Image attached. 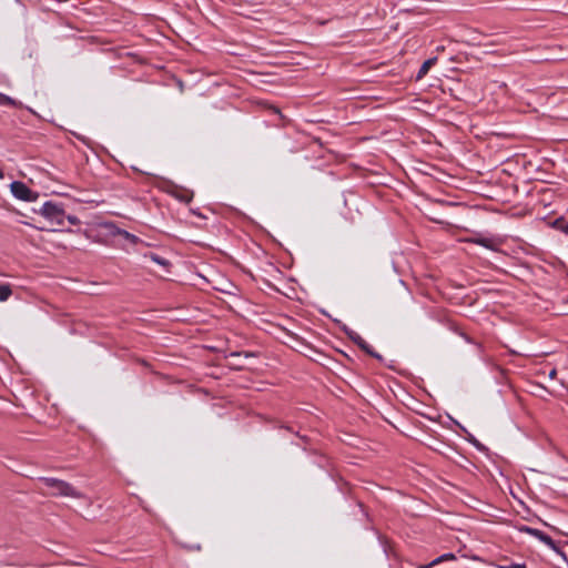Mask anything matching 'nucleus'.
Returning a JSON list of instances; mask_svg holds the SVG:
<instances>
[{
	"label": "nucleus",
	"mask_w": 568,
	"mask_h": 568,
	"mask_svg": "<svg viewBox=\"0 0 568 568\" xmlns=\"http://www.w3.org/2000/svg\"><path fill=\"white\" fill-rule=\"evenodd\" d=\"M39 480L43 486L52 489L50 493L52 496H67L73 498L82 497V495L67 481L49 477H43Z\"/></svg>",
	"instance_id": "nucleus-1"
},
{
	"label": "nucleus",
	"mask_w": 568,
	"mask_h": 568,
	"mask_svg": "<svg viewBox=\"0 0 568 568\" xmlns=\"http://www.w3.org/2000/svg\"><path fill=\"white\" fill-rule=\"evenodd\" d=\"M40 213L45 219H48L50 222L57 224L58 226H62L64 223L63 210L59 205H57L52 202L44 203L40 210Z\"/></svg>",
	"instance_id": "nucleus-2"
},
{
	"label": "nucleus",
	"mask_w": 568,
	"mask_h": 568,
	"mask_svg": "<svg viewBox=\"0 0 568 568\" xmlns=\"http://www.w3.org/2000/svg\"><path fill=\"white\" fill-rule=\"evenodd\" d=\"M12 194L23 201L32 202L37 200V194L33 193L24 183L12 182L10 185Z\"/></svg>",
	"instance_id": "nucleus-3"
},
{
	"label": "nucleus",
	"mask_w": 568,
	"mask_h": 568,
	"mask_svg": "<svg viewBox=\"0 0 568 568\" xmlns=\"http://www.w3.org/2000/svg\"><path fill=\"white\" fill-rule=\"evenodd\" d=\"M436 61H437L436 58H430V59L426 60L422 64L418 73H417V79H422L423 77H425L427 74V72L429 71V69L436 63Z\"/></svg>",
	"instance_id": "nucleus-4"
},
{
	"label": "nucleus",
	"mask_w": 568,
	"mask_h": 568,
	"mask_svg": "<svg viewBox=\"0 0 568 568\" xmlns=\"http://www.w3.org/2000/svg\"><path fill=\"white\" fill-rule=\"evenodd\" d=\"M455 559V555L454 554H445L438 558H436L434 561H432L430 564L428 565H425V566H420L418 568H430V567H434L443 561H446V560H453Z\"/></svg>",
	"instance_id": "nucleus-5"
},
{
	"label": "nucleus",
	"mask_w": 568,
	"mask_h": 568,
	"mask_svg": "<svg viewBox=\"0 0 568 568\" xmlns=\"http://www.w3.org/2000/svg\"><path fill=\"white\" fill-rule=\"evenodd\" d=\"M537 538L540 541H542L544 544H546L548 547H550L551 549L557 550V547H556L554 540L549 536L545 535L542 531H539Z\"/></svg>",
	"instance_id": "nucleus-6"
},
{
	"label": "nucleus",
	"mask_w": 568,
	"mask_h": 568,
	"mask_svg": "<svg viewBox=\"0 0 568 568\" xmlns=\"http://www.w3.org/2000/svg\"><path fill=\"white\" fill-rule=\"evenodd\" d=\"M114 234L122 235L124 239H126L128 241H130L133 244H136L139 242V239L135 235L130 234L129 232L120 230V229H116Z\"/></svg>",
	"instance_id": "nucleus-7"
},
{
	"label": "nucleus",
	"mask_w": 568,
	"mask_h": 568,
	"mask_svg": "<svg viewBox=\"0 0 568 568\" xmlns=\"http://www.w3.org/2000/svg\"><path fill=\"white\" fill-rule=\"evenodd\" d=\"M11 295V290L8 285H0V301H7Z\"/></svg>",
	"instance_id": "nucleus-8"
},
{
	"label": "nucleus",
	"mask_w": 568,
	"mask_h": 568,
	"mask_svg": "<svg viewBox=\"0 0 568 568\" xmlns=\"http://www.w3.org/2000/svg\"><path fill=\"white\" fill-rule=\"evenodd\" d=\"M519 531L529 534V535H531V536L537 538V536H538L540 530L535 529V528H530V527H527V526H521V527H519Z\"/></svg>",
	"instance_id": "nucleus-9"
},
{
	"label": "nucleus",
	"mask_w": 568,
	"mask_h": 568,
	"mask_svg": "<svg viewBox=\"0 0 568 568\" xmlns=\"http://www.w3.org/2000/svg\"><path fill=\"white\" fill-rule=\"evenodd\" d=\"M519 531L529 534V535H531V536L537 538V536H538L540 530L535 529V528H530V527H527V526H521V527H519Z\"/></svg>",
	"instance_id": "nucleus-10"
},
{
	"label": "nucleus",
	"mask_w": 568,
	"mask_h": 568,
	"mask_svg": "<svg viewBox=\"0 0 568 568\" xmlns=\"http://www.w3.org/2000/svg\"><path fill=\"white\" fill-rule=\"evenodd\" d=\"M0 104L1 105H4V104L18 105V103L14 100H12L10 97L4 95V94H0Z\"/></svg>",
	"instance_id": "nucleus-11"
},
{
	"label": "nucleus",
	"mask_w": 568,
	"mask_h": 568,
	"mask_svg": "<svg viewBox=\"0 0 568 568\" xmlns=\"http://www.w3.org/2000/svg\"><path fill=\"white\" fill-rule=\"evenodd\" d=\"M354 341H355V342H356V343H357V344H358V345H359L364 351H366V352H367V353H369V354H373V353H372V351L369 349V346L367 345V343H366L363 338H361L359 336H356V337L354 338Z\"/></svg>",
	"instance_id": "nucleus-12"
},
{
	"label": "nucleus",
	"mask_w": 568,
	"mask_h": 568,
	"mask_svg": "<svg viewBox=\"0 0 568 568\" xmlns=\"http://www.w3.org/2000/svg\"><path fill=\"white\" fill-rule=\"evenodd\" d=\"M556 225H557V227L561 229L565 233L568 234V223H566L565 221L558 220V221H556Z\"/></svg>",
	"instance_id": "nucleus-13"
},
{
	"label": "nucleus",
	"mask_w": 568,
	"mask_h": 568,
	"mask_svg": "<svg viewBox=\"0 0 568 568\" xmlns=\"http://www.w3.org/2000/svg\"><path fill=\"white\" fill-rule=\"evenodd\" d=\"M151 258H152L155 263H158V264H160V265H163V266H166V265H168V262H166L165 260H163L162 257H160V256L152 255V256H151Z\"/></svg>",
	"instance_id": "nucleus-14"
},
{
	"label": "nucleus",
	"mask_w": 568,
	"mask_h": 568,
	"mask_svg": "<svg viewBox=\"0 0 568 568\" xmlns=\"http://www.w3.org/2000/svg\"><path fill=\"white\" fill-rule=\"evenodd\" d=\"M498 568H526L524 564L500 565Z\"/></svg>",
	"instance_id": "nucleus-15"
},
{
	"label": "nucleus",
	"mask_w": 568,
	"mask_h": 568,
	"mask_svg": "<svg viewBox=\"0 0 568 568\" xmlns=\"http://www.w3.org/2000/svg\"><path fill=\"white\" fill-rule=\"evenodd\" d=\"M68 221L71 223V224H78L79 223V220L75 217V216H68Z\"/></svg>",
	"instance_id": "nucleus-16"
},
{
	"label": "nucleus",
	"mask_w": 568,
	"mask_h": 568,
	"mask_svg": "<svg viewBox=\"0 0 568 568\" xmlns=\"http://www.w3.org/2000/svg\"><path fill=\"white\" fill-rule=\"evenodd\" d=\"M555 375H556V371H551L550 372V377H555Z\"/></svg>",
	"instance_id": "nucleus-17"
}]
</instances>
